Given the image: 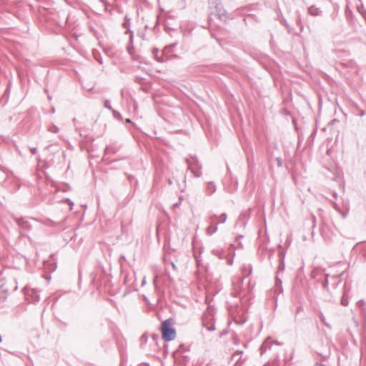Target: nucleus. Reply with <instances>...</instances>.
I'll return each mask as SVG.
<instances>
[{
  "instance_id": "12",
  "label": "nucleus",
  "mask_w": 366,
  "mask_h": 366,
  "mask_svg": "<svg viewBox=\"0 0 366 366\" xmlns=\"http://www.w3.org/2000/svg\"><path fill=\"white\" fill-rule=\"evenodd\" d=\"M207 330L212 331L214 330V327L213 325H211L210 327H207Z\"/></svg>"
},
{
  "instance_id": "19",
  "label": "nucleus",
  "mask_w": 366,
  "mask_h": 366,
  "mask_svg": "<svg viewBox=\"0 0 366 366\" xmlns=\"http://www.w3.org/2000/svg\"><path fill=\"white\" fill-rule=\"evenodd\" d=\"M153 52L155 54L156 52H158L157 49H154Z\"/></svg>"
},
{
  "instance_id": "22",
  "label": "nucleus",
  "mask_w": 366,
  "mask_h": 366,
  "mask_svg": "<svg viewBox=\"0 0 366 366\" xmlns=\"http://www.w3.org/2000/svg\"><path fill=\"white\" fill-rule=\"evenodd\" d=\"M264 346V344L261 346V350H263Z\"/></svg>"
},
{
  "instance_id": "4",
  "label": "nucleus",
  "mask_w": 366,
  "mask_h": 366,
  "mask_svg": "<svg viewBox=\"0 0 366 366\" xmlns=\"http://www.w3.org/2000/svg\"><path fill=\"white\" fill-rule=\"evenodd\" d=\"M207 192L209 194H212L216 191V186L214 182H210L207 185Z\"/></svg>"
},
{
  "instance_id": "16",
  "label": "nucleus",
  "mask_w": 366,
  "mask_h": 366,
  "mask_svg": "<svg viewBox=\"0 0 366 366\" xmlns=\"http://www.w3.org/2000/svg\"><path fill=\"white\" fill-rule=\"evenodd\" d=\"M155 56H156V59H157V61H162V59H159V58L157 57V54H155Z\"/></svg>"
},
{
  "instance_id": "7",
  "label": "nucleus",
  "mask_w": 366,
  "mask_h": 366,
  "mask_svg": "<svg viewBox=\"0 0 366 366\" xmlns=\"http://www.w3.org/2000/svg\"><path fill=\"white\" fill-rule=\"evenodd\" d=\"M49 130L51 132L56 133V132H58L59 129H58V127H56V126H52V127H51L49 128Z\"/></svg>"
},
{
  "instance_id": "17",
  "label": "nucleus",
  "mask_w": 366,
  "mask_h": 366,
  "mask_svg": "<svg viewBox=\"0 0 366 366\" xmlns=\"http://www.w3.org/2000/svg\"><path fill=\"white\" fill-rule=\"evenodd\" d=\"M24 224H25V227H27V225H26V222H23V224H22V227H24Z\"/></svg>"
},
{
  "instance_id": "14",
  "label": "nucleus",
  "mask_w": 366,
  "mask_h": 366,
  "mask_svg": "<svg viewBox=\"0 0 366 366\" xmlns=\"http://www.w3.org/2000/svg\"><path fill=\"white\" fill-rule=\"evenodd\" d=\"M102 3H103L105 6L107 5V0H99Z\"/></svg>"
},
{
  "instance_id": "21",
  "label": "nucleus",
  "mask_w": 366,
  "mask_h": 366,
  "mask_svg": "<svg viewBox=\"0 0 366 366\" xmlns=\"http://www.w3.org/2000/svg\"><path fill=\"white\" fill-rule=\"evenodd\" d=\"M126 122H131V121H130V119H127L126 120Z\"/></svg>"
},
{
  "instance_id": "10",
  "label": "nucleus",
  "mask_w": 366,
  "mask_h": 366,
  "mask_svg": "<svg viewBox=\"0 0 366 366\" xmlns=\"http://www.w3.org/2000/svg\"><path fill=\"white\" fill-rule=\"evenodd\" d=\"M113 113H114V116L115 117H118V118H119V117H120V114H119V113H118L117 112H116V111H113Z\"/></svg>"
},
{
  "instance_id": "5",
  "label": "nucleus",
  "mask_w": 366,
  "mask_h": 366,
  "mask_svg": "<svg viewBox=\"0 0 366 366\" xmlns=\"http://www.w3.org/2000/svg\"><path fill=\"white\" fill-rule=\"evenodd\" d=\"M241 359V352H235L232 357V360L235 362V366H237L239 363V360Z\"/></svg>"
},
{
  "instance_id": "13",
  "label": "nucleus",
  "mask_w": 366,
  "mask_h": 366,
  "mask_svg": "<svg viewBox=\"0 0 366 366\" xmlns=\"http://www.w3.org/2000/svg\"><path fill=\"white\" fill-rule=\"evenodd\" d=\"M146 284V277H144L142 280V286H144Z\"/></svg>"
},
{
  "instance_id": "2",
  "label": "nucleus",
  "mask_w": 366,
  "mask_h": 366,
  "mask_svg": "<svg viewBox=\"0 0 366 366\" xmlns=\"http://www.w3.org/2000/svg\"><path fill=\"white\" fill-rule=\"evenodd\" d=\"M217 217L216 214H214L209 217L210 225L207 228L206 232L208 235H211L217 231V226L214 224V218Z\"/></svg>"
},
{
  "instance_id": "3",
  "label": "nucleus",
  "mask_w": 366,
  "mask_h": 366,
  "mask_svg": "<svg viewBox=\"0 0 366 366\" xmlns=\"http://www.w3.org/2000/svg\"><path fill=\"white\" fill-rule=\"evenodd\" d=\"M227 216L225 213L220 214L219 216L217 215V217L214 218V224L217 226L218 224H223L226 222Z\"/></svg>"
},
{
  "instance_id": "11",
  "label": "nucleus",
  "mask_w": 366,
  "mask_h": 366,
  "mask_svg": "<svg viewBox=\"0 0 366 366\" xmlns=\"http://www.w3.org/2000/svg\"><path fill=\"white\" fill-rule=\"evenodd\" d=\"M31 152L33 154H35L36 153V148H32L31 149Z\"/></svg>"
},
{
  "instance_id": "1",
  "label": "nucleus",
  "mask_w": 366,
  "mask_h": 366,
  "mask_svg": "<svg viewBox=\"0 0 366 366\" xmlns=\"http://www.w3.org/2000/svg\"><path fill=\"white\" fill-rule=\"evenodd\" d=\"M162 338L165 341H171L175 338L176 332L172 328L169 320H165L162 324Z\"/></svg>"
},
{
  "instance_id": "18",
  "label": "nucleus",
  "mask_w": 366,
  "mask_h": 366,
  "mask_svg": "<svg viewBox=\"0 0 366 366\" xmlns=\"http://www.w3.org/2000/svg\"><path fill=\"white\" fill-rule=\"evenodd\" d=\"M321 320H322L323 322H325V318H324V317H321Z\"/></svg>"
},
{
  "instance_id": "6",
  "label": "nucleus",
  "mask_w": 366,
  "mask_h": 366,
  "mask_svg": "<svg viewBox=\"0 0 366 366\" xmlns=\"http://www.w3.org/2000/svg\"><path fill=\"white\" fill-rule=\"evenodd\" d=\"M188 167H189V168L191 169L192 172H193V173H194V176H195L196 177H200V175H201V172L199 171V169H197V170H195V169H194V167H193V165H192L191 163H189V162H188Z\"/></svg>"
},
{
  "instance_id": "8",
  "label": "nucleus",
  "mask_w": 366,
  "mask_h": 366,
  "mask_svg": "<svg viewBox=\"0 0 366 366\" xmlns=\"http://www.w3.org/2000/svg\"><path fill=\"white\" fill-rule=\"evenodd\" d=\"M316 10H317V9H314L313 7H310V8L309 9V12H310V14H315V15H316V14H317V12H316Z\"/></svg>"
},
{
  "instance_id": "9",
  "label": "nucleus",
  "mask_w": 366,
  "mask_h": 366,
  "mask_svg": "<svg viewBox=\"0 0 366 366\" xmlns=\"http://www.w3.org/2000/svg\"><path fill=\"white\" fill-rule=\"evenodd\" d=\"M104 107H107V108H108V109H112V107H111V106H110V104H109V101H105V102H104Z\"/></svg>"
},
{
  "instance_id": "15",
  "label": "nucleus",
  "mask_w": 366,
  "mask_h": 366,
  "mask_svg": "<svg viewBox=\"0 0 366 366\" xmlns=\"http://www.w3.org/2000/svg\"><path fill=\"white\" fill-rule=\"evenodd\" d=\"M342 304L343 305H347V303L346 302V301L342 300Z\"/></svg>"
},
{
  "instance_id": "20",
  "label": "nucleus",
  "mask_w": 366,
  "mask_h": 366,
  "mask_svg": "<svg viewBox=\"0 0 366 366\" xmlns=\"http://www.w3.org/2000/svg\"><path fill=\"white\" fill-rule=\"evenodd\" d=\"M39 300V295H36V297L35 300Z\"/></svg>"
}]
</instances>
